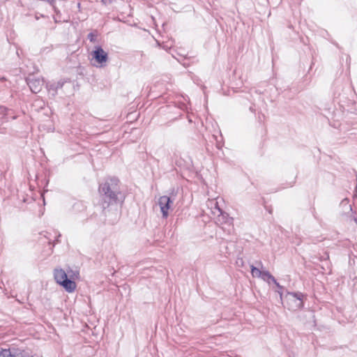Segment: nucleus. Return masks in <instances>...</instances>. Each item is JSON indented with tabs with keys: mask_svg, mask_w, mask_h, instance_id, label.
<instances>
[{
	"mask_svg": "<svg viewBox=\"0 0 357 357\" xmlns=\"http://www.w3.org/2000/svg\"><path fill=\"white\" fill-rule=\"evenodd\" d=\"M102 212L106 220L111 225L115 224L119 218L118 206L123 202L119 180L116 177L106 178L99 185L98 189Z\"/></svg>",
	"mask_w": 357,
	"mask_h": 357,
	"instance_id": "obj_1",
	"label": "nucleus"
},
{
	"mask_svg": "<svg viewBox=\"0 0 357 357\" xmlns=\"http://www.w3.org/2000/svg\"><path fill=\"white\" fill-rule=\"evenodd\" d=\"M54 278L56 282L61 285L66 291L72 293L76 288V283L74 280L68 278V272L62 268H55Z\"/></svg>",
	"mask_w": 357,
	"mask_h": 357,
	"instance_id": "obj_2",
	"label": "nucleus"
},
{
	"mask_svg": "<svg viewBox=\"0 0 357 357\" xmlns=\"http://www.w3.org/2000/svg\"><path fill=\"white\" fill-rule=\"evenodd\" d=\"M91 59L94 61L93 65L96 67H104L109 59L108 54L101 46L97 45L91 52Z\"/></svg>",
	"mask_w": 357,
	"mask_h": 357,
	"instance_id": "obj_3",
	"label": "nucleus"
},
{
	"mask_svg": "<svg viewBox=\"0 0 357 357\" xmlns=\"http://www.w3.org/2000/svg\"><path fill=\"white\" fill-rule=\"evenodd\" d=\"M285 302L289 310H299L303 307V295L298 293H288L285 296Z\"/></svg>",
	"mask_w": 357,
	"mask_h": 357,
	"instance_id": "obj_4",
	"label": "nucleus"
},
{
	"mask_svg": "<svg viewBox=\"0 0 357 357\" xmlns=\"http://www.w3.org/2000/svg\"><path fill=\"white\" fill-rule=\"evenodd\" d=\"M172 200L167 196H162L159 199V206L162 217L166 218L169 215V210L171 208Z\"/></svg>",
	"mask_w": 357,
	"mask_h": 357,
	"instance_id": "obj_5",
	"label": "nucleus"
},
{
	"mask_svg": "<svg viewBox=\"0 0 357 357\" xmlns=\"http://www.w3.org/2000/svg\"><path fill=\"white\" fill-rule=\"evenodd\" d=\"M26 81L29 87L30 88V90L33 93H37L41 90L43 81L40 78H36L32 75L28 77Z\"/></svg>",
	"mask_w": 357,
	"mask_h": 357,
	"instance_id": "obj_6",
	"label": "nucleus"
},
{
	"mask_svg": "<svg viewBox=\"0 0 357 357\" xmlns=\"http://www.w3.org/2000/svg\"><path fill=\"white\" fill-rule=\"evenodd\" d=\"M65 82L59 80L56 82H49L47 84V89L50 96L55 97L58 93V91L63 86Z\"/></svg>",
	"mask_w": 357,
	"mask_h": 357,
	"instance_id": "obj_7",
	"label": "nucleus"
},
{
	"mask_svg": "<svg viewBox=\"0 0 357 357\" xmlns=\"http://www.w3.org/2000/svg\"><path fill=\"white\" fill-rule=\"evenodd\" d=\"M260 278L268 284L273 282L278 285L275 278L268 271H264Z\"/></svg>",
	"mask_w": 357,
	"mask_h": 357,
	"instance_id": "obj_8",
	"label": "nucleus"
},
{
	"mask_svg": "<svg viewBox=\"0 0 357 357\" xmlns=\"http://www.w3.org/2000/svg\"><path fill=\"white\" fill-rule=\"evenodd\" d=\"M264 271H260L259 268L255 267L254 266H251V274L252 277L255 278H261Z\"/></svg>",
	"mask_w": 357,
	"mask_h": 357,
	"instance_id": "obj_9",
	"label": "nucleus"
},
{
	"mask_svg": "<svg viewBox=\"0 0 357 357\" xmlns=\"http://www.w3.org/2000/svg\"><path fill=\"white\" fill-rule=\"evenodd\" d=\"M97 37H98V31H91L87 36V38L91 43H96L97 41Z\"/></svg>",
	"mask_w": 357,
	"mask_h": 357,
	"instance_id": "obj_10",
	"label": "nucleus"
},
{
	"mask_svg": "<svg viewBox=\"0 0 357 357\" xmlns=\"http://www.w3.org/2000/svg\"><path fill=\"white\" fill-rule=\"evenodd\" d=\"M68 278H70L71 280H74L75 278H78L79 276V272L77 271H73L71 269L67 271Z\"/></svg>",
	"mask_w": 357,
	"mask_h": 357,
	"instance_id": "obj_11",
	"label": "nucleus"
},
{
	"mask_svg": "<svg viewBox=\"0 0 357 357\" xmlns=\"http://www.w3.org/2000/svg\"><path fill=\"white\" fill-rule=\"evenodd\" d=\"M1 356L2 357H15L17 355L12 354L10 349H3Z\"/></svg>",
	"mask_w": 357,
	"mask_h": 357,
	"instance_id": "obj_12",
	"label": "nucleus"
},
{
	"mask_svg": "<svg viewBox=\"0 0 357 357\" xmlns=\"http://www.w3.org/2000/svg\"><path fill=\"white\" fill-rule=\"evenodd\" d=\"M102 2L105 4V5H107V4H110L113 2V0H102Z\"/></svg>",
	"mask_w": 357,
	"mask_h": 357,
	"instance_id": "obj_13",
	"label": "nucleus"
},
{
	"mask_svg": "<svg viewBox=\"0 0 357 357\" xmlns=\"http://www.w3.org/2000/svg\"><path fill=\"white\" fill-rule=\"evenodd\" d=\"M6 112V108L3 106H0V114H5Z\"/></svg>",
	"mask_w": 357,
	"mask_h": 357,
	"instance_id": "obj_14",
	"label": "nucleus"
},
{
	"mask_svg": "<svg viewBox=\"0 0 357 357\" xmlns=\"http://www.w3.org/2000/svg\"><path fill=\"white\" fill-rule=\"evenodd\" d=\"M61 237V234H59L56 238V239L55 240V241H56L57 243L59 242V238Z\"/></svg>",
	"mask_w": 357,
	"mask_h": 357,
	"instance_id": "obj_15",
	"label": "nucleus"
},
{
	"mask_svg": "<svg viewBox=\"0 0 357 357\" xmlns=\"http://www.w3.org/2000/svg\"><path fill=\"white\" fill-rule=\"evenodd\" d=\"M77 7H79V8L80 7V3H79L77 4Z\"/></svg>",
	"mask_w": 357,
	"mask_h": 357,
	"instance_id": "obj_16",
	"label": "nucleus"
}]
</instances>
